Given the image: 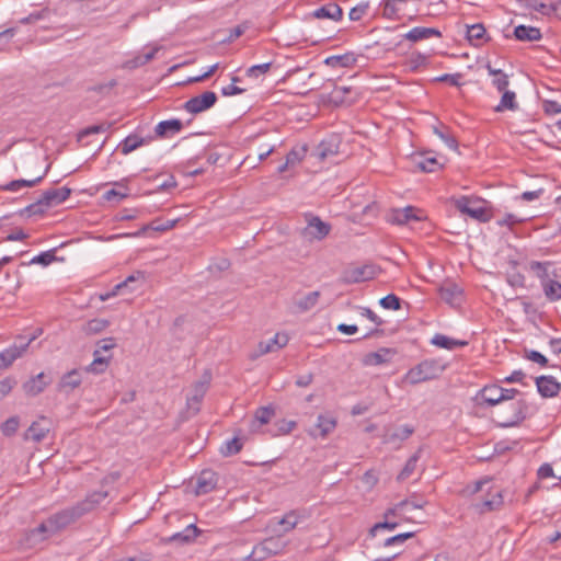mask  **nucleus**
I'll list each match as a JSON object with an SVG mask.
<instances>
[{
    "mask_svg": "<svg viewBox=\"0 0 561 561\" xmlns=\"http://www.w3.org/2000/svg\"><path fill=\"white\" fill-rule=\"evenodd\" d=\"M49 167L50 165H47L44 173L33 180H24V179L13 180V181L9 182L8 184H5L2 188L4 191H9V192H16V191L21 190L22 187H33V186L37 185L44 179L47 171L49 170Z\"/></svg>",
    "mask_w": 561,
    "mask_h": 561,
    "instance_id": "473e14b6",
    "label": "nucleus"
},
{
    "mask_svg": "<svg viewBox=\"0 0 561 561\" xmlns=\"http://www.w3.org/2000/svg\"><path fill=\"white\" fill-rule=\"evenodd\" d=\"M433 130H434V134L437 135L446 144V146L448 148H450L453 150L458 149V141L455 138V136H453L449 133V128L447 126H445V125L434 126Z\"/></svg>",
    "mask_w": 561,
    "mask_h": 561,
    "instance_id": "09e8293b",
    "label": "nucleus"
},
{
    "mask_svg": "<svg viewBox=\"0 0 561 561\" xmlns=\"http://www.w3.org/2000/svg\"><path fill=\"white\" fill-rule=\"evenodd\" d=\"M307 153V146L302 145L300 147H294L287 154H286V162L290 167H294L302 161Z\"/></svg>",
    "mask_w": 561,
    "mask_h": 561,
    "instance_id": "6e6d98bb",
    "label": "nucleus"
},
{
    "mask_svg": "<svg viewBox=\"0 0 561 561\" xmlns=\"http://www.w3.org/2000/svg\"><path fill=\"white\" fill-rule=\"evenodd\" d=\"M425 505V502H421L419 500H415L414 497L412 500H403L396 504L392 507H389L385 514L383 517H391V516H399L404 520H412L408 514H410L414 510H420Z\"/></svg>",
    "mask_w": 561,
    "mask_h": 561,
    "instance_id": "9b49d317",
    "label": "nucleus"
},
{
    "mask_svg": "<svg viewBox=\"0 0 561 561\" xmlns=\"http://www.w3.org/2000/svg\"><path fill=\"white\" fill-rule=\"evenodd\" d=\"M512 413L503 415L501 425L504 427H513L519 425L527 415L528 404L525 400H517L511 404Z\"/></svg>",
    "mask_w": 561,
    "mask_h": 561,
    "instance_id": "ddd939ff",
    "label": "nucleus"
},
{
    "mask_svg": "<svg viewBox=\"0 0 561 561\" xmlns=\"http://www.w3.org/2000/svg\"><path fill=\"white\" fill-rule=\"evenodd\" d=\"M447 365L442 359L427 358L410 368L404 376V379L411 385H417L428 380L438 378Z\"/></svg>",
    "mask_w": 561,
    "mask_h": 561,
    "instance_id": "f03ea898",
    "label": "nucleus"
},
{
    "mask_svg": "<svg viewBox=\"0 0 561 561\" xmlns=\"http://www.w3.org/2000/svg\"><path fill=\"white\" fill-rule=\"evenodd\" d=\"M48 206L43 201V197L41 196L36 202L27 205L23 209L19 211L20 216L22 217H32L36 215H43Z\"/></svg>",
    "mask_w": 561,
    "mask_h": 561,
    "instance_id": "de8ad7c7",
    "label": "nucleus"
},
{
    "mask_svg": "<svg viewBox=\"0 0 561 561\" xmlns=\"http://www.w3.org/2000/svg\"><path fill=\"white\" fill-rule=\"evenodd\" d=\"M549 262L531 261L529 263V270L541 280V284L547 280Z\"/></svg>",
    "mask_w": 561,
    "mask_h": 561,
    "instance_id": "13d9d810",
    "label": "nucleus"
},
{
    "mask_svg": "<svg viewBox=\"0 0 561 561\" xmlns=\"http://www.w3.org/2000/svg\"><path fill=\"white\" fill-rule=\"evenodd\" d=\"M415 167L422 172L432 173L439 170L443 164L434 157L422 156L419 160H415Z\"/></svg>",
    "mask_w": 561,
    "mask_h": 561,
    "instance_id": "49530a36",
    "label": "nucleus"
},
{
    "mask_svg": "<svg viewBox=\"0 0 561 561\" xmlns=\"http://www.w3.org/2000/svg\"><path fill=\"white\" fill-rule=\"evenodd\" d=\"M15 385L16 380L13 377H5L0 380V400L8 396Z\"/></svg>",
    "mask_w": 561,
    "mask_h": 561,
    "instance_id": "774afa93",
    "label": "nucleus"
},
{
    "mask_svg": "<svg viewBox=\"0 0 561 561\" xmlns=\"http://www.w3.org/2000/svg\"><path fill=\"white\" fill-rule=\"evenodd\" d=\"M110 322L105 319H92L83 324L82 332L87 335H93L102 332L108 327Z\"/></svg>",
    "mask_w": 561,
    "mask_h": 561,
    "instance_id": "864d4df0",
    "label": "nucleus"
},
{
    "mask_svg": "<svg viewBox=\"0 0 561 561\" xmlns=\"http://www.w3.org/2000/svg\"><path fill=\"white\" fill-rule=\"evenodd\" d=\"M210 381V375L205 374L203 380L194 383L192 394L187 397V407L194 413L199 411V403L202 402Z\"/></svg>",
    "mask_w": 561,
    "mask_h": 561,
    "instance_id": "f3484780",
    "label": "nucleus"
},
{
    "mask_svg": "<svg viewBox=\"0 0 561 561\" xmlns=\"http://www.w3.org/2000/svg\"><path fill=\"white\" fill-rule=\"evenodd\" d=\"M275 415V409L272 405L259 408L253 415L250 424L252 433L259 432L262 425L268 424L271 419Z\"/></svg>",
    "mask_w": 561,
    "mask_h": 561,
    "instance_id": "5701e85b",
    "label": "nucleus"
},
{
    "mask_svg": "<svg viewBox=\"0 0 561 561\" xmlns=\"http://www.w3.org/2000/svg\"><path fill=\"white\" fill-rule=\"evenodd\" d=\"M71 194V190L67 186L59 188H50L42 194L43 201L48 207L56 206L65 202Z\"/></svg>",
    "mask_w": 561,
    "mask_h": 561,
    "instance_id": "393cba45",
    "label": "nucleus"
},
{
    "mask_svg": "<svg viewBox=\"0 0 561 561\" xmlns=\"http://www.w3.org/2000/svg\"><path fill=\"white\" fill-rule=\"evenodd\" d=\"M380 306L385 309L399 310L401 309V299L394 294H389L382 297L379 301Z\"/></svg>",
    "mask_w": 561,
    "mask_h": 561,
    "instance_id": "e2e57ef3",
    "label": "nucleus"
},
{
    "mask_svg": "<svg viewBox=\"0 0 561 561\" xmlns=\"http://www.w3.org/2000/svg\"><path fill=\"white\" fill-rule=\"evenodd\" d=\"M462 290L455 283H445L439 288L440 298L449 305H458L460 302Z\"/></svg>",
    "mask_w": 561,
    "mask_h": 561,
    "instance_id": "cd10ccee",
    "label": "nucleus"
},
{
    "mask_svg": "<svg viewBox=\"0 0 561 561\" xmlns=\"http://www.w3.org/2000/svg\"><path fill=\"white\" fill-rule=\"evenodd\" d=\"M145 144V139L138 135L127 136L119 145L118 149L123 154H128Z\"/></svg>",
    "mask_w": 561,
    "mask_h": 561,
    "instance_id": "c03bdc74",
    "label": "nucleus"
},
{
    "mask_svg": "<svg viewBox=\"0 0 561 561\" xmlns=\"http://www.w3.org/2000/svg\"><path fill=\"white\" fill-rule=\"evenodd\" d=\"M396 354L394 348L381 347L376 352L365 354L362 363L364 366H379L389 363Z\"/></svg>",
    "mask_w": 561,
    "mask_h": 561,
    "instance_id": "a211bd4d",
    "label": "nucleus"
},
{
    "mask_svg": "<svg viewBox=\"0 0 561 561\" xmlns=\"http://www.w3.org/2000/svg\"><path fill=\"white\" fill-rule=\"evenodd\" d=\"M301 518L300 513L297 510H291L280 518L276 519V525L282 527L283 533L293 530Z\"/></svg>",
    "mask_w": 561,
    "mask_h": 561,
    "instance_id": "72a5a7b5",
    "label": "nucleus"
},
{
    "mask_svg": "<svg viewBox=\"0 0 561 561\" xmlns=\"http://www.w3.org/2000/svg\"><path fill=\"white\" fill-rule=\"evenodd\" d=\"M485 34V28L482 24H473L467 28V38L469 42L480 41Z\"/></svg>",
    "mask_w": 561,
    "mask_h": 561,
    "instance_id": "0e129e2a",
    "label": "nucleus"
},
{
    "mask_svg": "<svg viewBox=\"0 0 561 561\" xmlns=\"http://www.w3.org/2000/svg\"><path fill=\"white\" fill-rule=\"evenodd\" d=\"M107 494L108 493H90L82 502L51 514L32 530V535H39L42 539H46L65 530L84 514L92 511Z\"/></svg>",
    "mask_w": 561,
    "mask_h": 561,
    "instance_id": "f257e3e1",
    "label": "nucleus"
},
{
    "mask_svg": "<svg viewBox=\"0 0 561 561\" xmlns=\"http://www.w3.org/2000/svg\"><path fill=\"white\" fill-rule=\"evenodd\" d=\"M93 357V362L87 367V371L103 373L108 365L111 356H102L100 350H95Z\"/></svg>",
    "mask_w": 561,
    "mask_h": 561,
    "instance_id": "8fccbe9b",
    "label": "nucleus"
},
{
    "mask_svg": "<svg viewBox=\"0 0 561 561\" xmlns=\"http://www.w3.org/2000/svg\"><path fill=\"white\" fill-rule=\"evenodd\" d=\"M501 92L503 94H502L500 103L494 108L495 112H504L506 110H508V111L517 110L518 104L516 102L515 92L507 90V88Z\"/></svg>",
    "mask_w": 561,
    "mask_h": 561,
    "instance_id": "c9c22d12",
    "label": "nucleus"
},
{
    "mask_svg": "<svg viewBox=\"0 0 561 561\" xmlns=\"http://www.w3.org/2000/svg\"><path fill=\"white\" fill-rule=\"evenodd\" d=\"M537 390L543 398H552L561 391V383L552 376H539L535 379Z\"/></svg>",
    "mask_w": 561,
    "mask_h": 561,
    "instance_id": "6ab92c4d",
    "label": "nucleus"
},
{
    "mask_svg": "<svg viewBox=\"0 0 561 561\" xmlns=\"http://www.w3.org/2000/svg\"><path fill=\"white\" fill-rule=\"evenodd\" d=\"M524 357L528 360H531V362L538 364L541 367H546L549 364L548 358L545 355H542L540 352L535 351V350L525 348Z\"/></svg>",
    "mask_w": 561,
    "mask_h": 561,
    "instance_id": "680f3d73",
    "label": "nucleus"
},
{
    "mask_svg": "<svg viewBox=\"0 0 561 561\" xmlns=\"http://www.w3.org/2000/svg\"><path fill=\"white\" fill-rule=\"evenodd\" d=\"M431 343L437 347L446 348L449 351L455 350L457 347L466 346L468 344L466 341L455 340L444 334H435Z\"/></svg>",
    "mask_w": 561,
    "mask_h": 561,
    "instance_id": "f704fd0d",
    "label": "nucleus"
},
{
    "mask_svg": "<svg viewBox=\"0 0 561 561\" xmlns=\"http://www.w3.org/2000/svg\"><path fill=\"white\" fill-rule=\"evenodd\" d=\"M183 128V123L178 118H172L168 121L160 122L154 131L157 136L162 138L171 137Z\"/></svg>",
    "mask_w": 561,
    "mask_h": 561,
    "instance_id": "bb28decb",
    "label": "nucleus"
},
{
    "mask_svg": "<svg viewBox=\"0 0 561 561\" xmlns=\"http://www.w3.org/2000/svg\"><path fill=\"white\" fill-rule=\"evenodd\" d=\"M368 8V2H363L352 8L348 13L350 20L359 21L366 14Z\"/></svg>",
    "mask_w": 561,
    "mask_h": 561,
    "instance_id": "338daca9",
    "label": "nucleus"
},
{
    "mask_svg": "<svg viewBox=\"0 0 561 561\" xmlns=\"http://www.w3.org/2000/svg\"><path fill=\"white\" fill-rule=\"evenodd\" d=\"M217 101V95L213 91H206L201 95L191 98L187 100L183 107L186 112L192 114H198L204 112L215 105Z\"/></svg>",
    "mask_w": 561,
    "mask_h": 561,
    "instance_id": "9d476101",
    "label": "nucleus"
},
{
    "mask_svg": "<svg viewBox=\"0 0 561 561\" xmlns=\"http://www.w3.org/2000/svg\"><path fill=\"white\" fill-rule=\"evenodd\" d=\"M379 272L380 268L373 263H367L362 266H350L342 272L339 282L344 285L363 283L374 279Z\"/></svg>",
    "mask_w": 561,
    "mask_h": 561,
    "instance_id": "7ed1b4c3",
    "label": "nucleus"
},
{
    "mask_svg": "<svg viewBox=\"0 0 561 561\" xmlns=\"http://www.w3.org/2000/svg\"><path fill=\"white\" fill-rule=\"evenodd\" d=\"M231 81L230 84L221 89V93L226 96L241 94L244 89L237 85L238 82H241V79L239 77H232Z\"/></svg>",
    "mask_w": 561,
    "mask_h": 561,
    "instance_id": "69168bd1",
    "label": "nucleus"
},
{
    "mask_svg": "<svg viewBox=\"0 0 561 561\" xmlns=\"http://www.w3.org/2000/svg\"><path fill=\"white\" fill-rule=\"evenodd\" d=\"M48 432V427H43L38 422H33L25 432L24 438L39 443L46 437Z\"/></svg>",
    "mask_w": 561,
    "mask_h": 561,
    "instance_id": "a18cd8bd",
    "label": "nucleus"
},
{
    "mask_svg": "<svg viewBox=\"0 0 561 561\" xmlns=\"http://www.w3.org/2000/svg\"><path fill=\"white\" fill-rule=\"evenodd\" d=\"M312 15L317 19H331L334 21H340L343 16V11L339 4L329 3L314 10Z\"/></svg>",
    "mask_w": 561,
    "mask_h": 561,
    "instance_id": "c756f323",
    "label": "nucleus"
},
{
    "mask_svg": "<svg viewBox=\"0 0 561 561\" xmlns=\"http://www.w3.org/2000/svg\"><path fill=\"white\" fill-rule=\"evenodd\" d=\"M412 0H386L382 8V16L387 20L399 21L408 19L413 21L417 16L416 11L410 12L408 4Z\"/></svg>",
    "mask_w": 561,
    "mask_h": 561,
    "instance_id": "423d86ee",
    "label": "nucleus"
},
{
    "mask_svg": "<svg viewBox=\"0 0 561 561\" xmlns=\"http://www.w3.org/2000/svg\"><path fill=\"white\" fill-rule=\"evenodd\" d=\"M482 199H472L467 196H461L455 199V207L461 214H466L480 222H486L490 220V215L485 207L482 206Z\"/></svg>",
    "mask_w": 561,
    "mask_h": 561,
    "instance_id": "39448f33",
    "label": "nucleus"
},
{
    "mask_svg": "<svg viewBox=\"0 0 561 561\" xmlns=\"http://www.w3.org/2000/svg\"><path fill=\"white\" fill-rule=\"evenodd\" d=\"M541 285L548 300L556 301L561 299V283L548 278Z\"/></svg>",
    "mask_w": 561,
    "mask_h": 561,
    "instance_id": "37998d69",
    "label": "nucleus"
},
{
    "mask_svg": "<svg viewBox=\"0 0 561 561\" xmlns=\"http://www.w3.org/2000/svg\"><path fill=\"white\" fill-rule=\"evenodd\" d=\"M414 432V428L409 426V425H404L398 430H396L394 432H388L386 435H385V443H394L397 440H405L408 439Z\"/></svg>",
    "mask_w": 561,
    "mask_h": 561,
    "instance_id": "3c124183",
    "label": "nucleus"
},
{
    "mask_svg": "<svg viewBox=\"0 0 561 561\" xmlns=\"http://www.w3.org/2000/svg\"><path fill=\"white\" fill-rule=\"evenodd\" d=\"M241 430L239 431V434L234 435L232 438L226 440L222 446L220 447V453L224 456H231L237 453H239L242 449L243 440L240 436Z\"/></svg>",
    "mask_w": 561,
    "mask_h": 561,
    "instance_id": "79ce46f5",
    "label": "nucleus"
},
{
    "mask_svg": "<svg viewBox=\"0 0 561 561\" xmlns=\"http://www.w3.org/2000/svg\"><path fill=\"white\" fill-rule=\"evenodd\" d=\"M82 382L81 373L78 369H72L66 373L58 382V390L60 392L70 393L78 388Z\"/></svg>",
    "mask_w": 561,
    "mask_h": 561,
    "instance_id": "b1692460",
    "label": "nucleus"
},
{
    "mask_svg": "<svg viewBox=\"0 0 561 561\" xmlns=\"http://www.w3.org/2000/svg\"><path fill=\"white\" fill-rule=\"evenodd\" d=\"M217 482V473L210 469H205L196 478L191 479L190 484L195 483V491H211L216 488Z\"/></svg>",
    "mask_w": 561,
    "mask_h": 561,
    "instance_id": "aec40b11",
    "label": "nucleus"
},
{
    "mask_svg": "<svg viewBox=\"0 0 561 561\" xmlns=\"http://www.w3.org/2000/svg\"><path fill=\"white\" fill-rule=\"evenodd\" d=\"M331 231V226L328 222L322 221L318 216H312L307 227L302 230V234L306 238L316 240L324 239Z\"/></svg>",
    "mask_w": 561,
    "mask_h": 561,
    "instance_id": "2eb2a0df",
    "label": "nucleus"
},
{
    "mask_svg": "<svg viewBox=\"0 0 561 561\" xmlns=\"http://www.w3.org/2000/svg\"><path fill=\"white\" fill-rule=\"evenodd\" d=\"M198 534L199 529L194 524H191L184 530L173 534L169 541L190 543L195 540Z\"/></svg>",
    "mask_w": 561,
    "mask_h": 561,
    "instance_id": "e433bc0d",
    "label": "nucleus"
},
{
    "mask_svg": "<svg viewBox=\"0 0 561 561\" xmlns=\"http://www.w3.org/2000/svg\"><path fill=\"white\" fill-rule=\"evenodd\" d=\"M283 548L284 542L279 537L266 538L253 547L250 554H248V561L267 560L268 558L279 553Z\"/></svg>",
    "mask_w": 561,
    "mask_h": 561,
    "instance_id": "20e7f679",
    "label": "nucleus"
},
{
    "mask_svg": "<svg viewBox=\"0 0 561 561\" xmlns=\"http://www.w3.org/2000/svg\"><path fill=\"white\" fill-rule=\"evenodd\" d=\"M320 296L321 293L319 290L308 293L302 298L296 300L295 305L300 312L309 311L318 304Z\"/></svg>",
    "mask_w": 561,
    "mask_h": 561,
    "instance_id": "a19ab883",
    "label": "nucleus"
},
{
    "mask_svg": "<svg viewBox=\"0 0 561 561\" xmlns=\"http://www.w3.org/2000/svg\"><path fill=\"white\" fill-rule=\"evenodd\" d=\"M340 137L337 135H331L317 146L314 156L321 161L336 156L340 151Z\"/></svg>",
    "mask_w": 561,
    "mask_h": 561,
    "instance_id": "dca6fc26",
    "label": "nucleus"
},
{
    "mask_svg": "<svg viewBox=\"0 0 561 561\" xmlns=\"http://www.w3.org/2000/svg\"><path fill=\"white\" fill-rule=\"evenodd\" d=\"M56 250L57 249L54 248L51 250L39 253L38 255L34 256L31 260L30 264H39L43 266H47L55 261H59V259L55 255Z\"/></svg>",
    "mask_w": 561,
    "mask_h": 561,
    "instance_id": "4d7b16f0",
    "label": "nucleus"
},
{
    "mask_svg": "<svg viewBox=\"0 0 561 561\" xmlns=\"http://www.w3.org/2000/svg\"><path fill=\"white\" fill-rule=\"evenodd\" d=\"M504 499L502 493H485L481 499L473 500L469 508L477 515H484L502 508Z\"/></svg>",
    "mask_w": 561,
    "mask_h": 561,
    "instance_id": "6e6552de",
    "label": "nucleus"
},
{
    "mask_svg": "<svg viewBox=\"0 0 561 561\" xmlns=\"http://www.w3.org/2000/svg\"><path fill=\"white\" fill-rule=\"evenodd\" d=\"M35 339V335L31 337L19 336L14 344L0 352V369L8 368L14 360L22 357Z\"/></svg>",
    "mask_w": 561,
    "mask_h": 561,
    "instance_id": "0eeeda50",
    "label": "nucleus"
},
{
    "mask_svg": "<svg viewBox=\"0 0 561 561\" xmlns=\"http://www.w3.org/2000/svg\"><path fill=\"white\" fill-rule=\"evenodd\" d=\"M289 337L286 333H276L274 337L267 341H261L257 345V352L251 355V358H256L261 355L276 352L288 344Z\"/></svg>",
    "mask_w": 561,
    "mask_h": 561,
    "instance_id": "4468645a",
    "label": "nucleus"
},
{
    "mask_svg": "<svg viewBox=\"0 0 561 561\" xmlns=\"http://www.w3.org/2000/svg\"><path fill=\"white\" fill-rule=\"evenodd\" d=\"M442 36V32L436 27L415 26L411 28L408 33H405L403 35V38L412 43H417L420 41L427 39L431 37L440 38Z\"/></svg>",
    "mask_w": 561,
    "mask_h": 561,
    "instance_id": "412c9836",
    "label": "nucleus"
},
{
    "mask_svg": "<svg viewBox=\"0 0 561 561\" xmlns=\"http://www.w3.org/2000/svg\"><path fill=\"white\" fill-rule=\"evenodd\" d=\"M501 387L494 383L480 389L473 400L478 405L494 407L501 403Z\"/></svg>",
    "mask_w": 561,
    "mask_h": 561,
    "instance_id": "f8f14e48",
    "label": "nucleus"
},
{
    "mask_svg": "<svg viewBox=\"0 0 561 561\" xmlns=\"http://www.w3.org/2000/svg\"><path fill=\"white\" fill-rule=\"evenodd\" d=\"M428 64V57L420 51L412 53L404 61L409 71L416 72Z\"/></svg>",
    "mask_w": 561,
    "mask_h": 561,
    "instance_id": "4c0bfd02",
    "label": "nucleus"
},
{
    "mask_svg": "<svg viewBox=\"0 0 561 561\" xmlns=\"http://www.w3.org/2000/svg\"><path fill=\"white\" fill-rule=\"evenodd\" d=\"M336 426V422L334 419L327 417L324 415L318 416L317 427L320 430V434L322 436L328 435L332 432Z\"/></svg>",
    "mask_w": 561,
    "mask_h": 561,
    "instance_id": "bf43d9fd",
    "label": "nucleus"
},
{
    "mask_svg": "<svg viewBox=\"0 0 561 561\" xmlns=\"http://www.w3.org/2000/svg\"><path fill=\"white\" fill-rule=\"evenodd\" d=\"M485 69L490 76L494 77L492 84L497 89V91H503L508 87V76L501 69H495L490 64L485 66Z\"/></svg>",
    "mask_w": 561,
    "mask_h": 561,
    "instance_id": "58836bf2",
    "label": "nucleus"
},
{
    "mask_svg": "<svg viewBox=\"0 0 561 561\" xmlns=\"http://www.w3.org/2000/svg\"><path fill=\"white\" fill-rule=\"evenodd\" d=\"M417 209L412 206H408L403 209H394L391 214L390 221L397 225H405L410 221H419L422 219L421 216L416 214Z\"/></svg>",
    "mask_w": 561,
    "mask_h": 561,
    "instance_id": "a878e982",
    "label": "nucleus"
},
{
    "mask_svg": "<svg viewBox=\"0 0 561 561\" xmlns=\"http://www.w3.org/2000/svg\"><path fill=\"white\" fill-rule=\"evenodd\" d=\"M297 426V423L295 421H287V420H278L276 421L272 427L267 428V433L273 436H279V435H286L294 431V428Z\"/></svg>",
    "mask_w": 561,
    "mask_h": 561,
    "instance_id": "ea45409f",
    "label": "nucleus"
},
{
    "mask_svg": "<svg viewBox=\"0 0 561 561\" xmlns=\"http://www.w3.org/2000/svg\"><path fill=\"white\" fill-rule=\"evenodd\" d=\"M19 425H20L19 417L11 416L1 424L0 430L4 436L10 437L16 433Z\"/></svg>",
    "mask_w": 561,
    "mask_h": 561,
    "instance_id": "052dcab7",
    "label": "nucleus"
},
{
    "mask_svg": "<svg viewBox=\"0 0 561 561\" xmlns=\"http://www.w3.org/2000/svg\"><path fill=\"white\" fill-rule=\"evenodd\" d=\"M273 66H274L273 61H265L262 64H249L248 65V79L264 80L266 75L270 73Z\"/></svg>",
    "mask_w": 561,
    "mask_h": 561,
    "instance_id": "2f4dec72",
    "label": "nucleus"
},
{
    "mask_svg": "<svg viewBox=\"0 0 561 561\" xmlns=\"http://www.w3.org/2000/svg\"><path fill=\"white\" fill-rule=\"evenodd\" d=\"M419 459H420L419 453H415L414 455H412L408 459V461H407L405 466L403 467V469L398 474L397 479L399 481H404V480L409 479L413 474V472L415 471V468H416Z\"/></svg>",
    "mask_w": 561,
    "mask_h": 561,
    "instance_id": "5fc2aeb1",
    "label": "nucleus"
},
{
    "mask_svg": "<svg viewBox=\"0 0 561 561\" xmlns=\"http://www.w3.org/2000/svg\"><path fill=\"white\" fill-rule=\"evenodd\" d=\"M514 36L522 42H535L541 38V32L535 26L518 25L514 28Z\"/></svg>",
    "mask_w": 561,
    "mask_h": 561,
    "instance_id": "7c9ffc66",
    "label": "nucleus"
},
{
    "mask_svg": "<svg viewBox=\"0 0 561 561\" xmlns=\"http://www.w3.org/2000/svg\"><path fill=\"white\" fill-rule=\"evenodd\" d=\"M257 141L259 135L248 137V165L252 169L256 168L275 149L274 145L264 144L260 146Z\"/></svg>",
    "mask_w": 561,
    "mask_h": 561,
    "instance_id": "1a4fd4ad",
    "label": "nucleus"
},
{
    "mask_svg": "<svg viewBox=\"0 0 561 561\" xmlns=\"http://www.w3.org/2000/svg\"><path fill=\"white\" fill-rule=\"evenodd\" d=\"M356 57L354 53H345L343 55H333L324 59V64L332 68H351L355 65Z\"/></svg>",
    "mask_w": 561,
    "mask_h": 561,
    "instance_id": "c85d7f7f",
    "label": "nucleus"
},
{
    "mask_svg": "<svg viewBox=\"0 0 561 561\" xmlns=\"http://www.w3.org/2000/svg\"><path fill=\"white\" fill-rule=\"evenodd\" d=\"M138 279H144V273L137 272L136 274L129 275L124 282L115 285L114 288L110 293L102 295L100 297L101 300H106L111 297L116 296L123 288L129 286L130 283H134Z\"/></svg>",
    "mask_w": 561,
    "mask_h": 561,
    "instance_id": "603ef678",
    "label": "nucleus"
},
{
    "mask_svg": "<svg viewBox=\"0 0 561 561\" xmlns=\"http://www.w3.org/2000/svg\"><path fill=\"white\" fill-rule=\"evenodd\" d=\"M45 374L39 373L36 376L30 378L22 385L24 393L28 397H36L42 393L45 388L49 385L50 380H45Z\"/></svg>",
    "mask_w": 561,
    "mask_h": 561,
    "instance_id": "4be33fe9",
    "label": "nucleus"
}]
</instances>
